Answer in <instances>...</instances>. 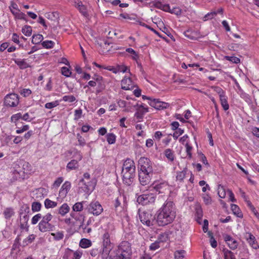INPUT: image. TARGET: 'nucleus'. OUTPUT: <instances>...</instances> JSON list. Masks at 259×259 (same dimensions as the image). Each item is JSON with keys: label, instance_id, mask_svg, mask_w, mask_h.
Here are the masks:
<instances>
[{"label": "nucleus", "instance_id": "f257e3e1", "mask_svg": "<svg viewBox=\"0 0 259 259\" xmlns=\"http://www.w3.org/2000/svg\"><path fill=\"white\" fill-rule=\"evenodd\" d=\"M156 222L159 226L171 224L176 216V209L172 201L167 200L157 212Z\"/></svg>", "mask_w": 259, "mask_h": 259}, {"label": "nucleus", "instance_id": "f03ea898", "mask_svg": "<svg viewBox=\"0 0 259 259\" xmlns=\"http://www.w3.org/2000/svg\"><path fill=\"white\" fill-rule=\"evenodd\" d=\"M132 254L130 243L127 241H123L118 246L116 255L112 259H131Z\"/></svg>", "mask_w": 259, "mask_h": 259}, {"label": "nucleus", "instance_id": "7ed1b4c3", "mask_svg": "<svg viewBox=\"0 0 259 259\" xmlns=\"http://www.w3.org/2000/svg\"><path fill=\"white\" fill-rule=\"evenodd\" d=\"M52 219L53 215L50 213H48L43 216L38 224V230L43 233L52 231L54 228V226L50 223Z\"/></svg>", "mask_w": 259, "mask_h": 259}, {"label": "nucleus", "instance_id": "20e7f679", "mask_svg": "<svg viewBox=\"0 0 259 259\" xmlns=\"http://www.w3.org/2000/svg\"><path fill=\"white\" fill-rule=\"evenodd\" d=\"M24 209L23 210L21 209V211L20 212V228L21 229L28 230V221L29 220L28 213L29 212V207L28 205H25L22 207Z\"/></svg>", "mask_w": 259, "mask_h": 259}, {"label": "nucleus", "instance_id": "39448f33", "mask_svg": "<svg viewBox=\"0 0 259 259\" xmlns=\"http://www.w3.org/2000/svg\"><path fill=\"white\" fill-rule=\"evenodd\" d=\"M139 166L141 172L153 174V167L150 160L146 157H142L139 160Z\"/></svg>", "mask_w": 259, "mask_h": 259}, {"label": "nucleus", "instance_id": "423d86ee", "mask_svg": "<svg viewBox=\"0 0 259 259\" xmlns=\"http://www.w3.org/2000/svg\"><path fill=\"white\" fill-rule=\"evenodd\" d=\"M139 219L142 224L150 227L154 225L155 217L149 211H143L139 213Z\"/></svg>", "mask_w": 259, "mask_h": 259}, {"label": "nucleus", "instance_id": "0eeeda50", "mask_svg": "<svg viewBox=\"0 0 259 259\" xmlns=\"http://www.w3.org/2000/svg\"><path fill=\"white\" fill-rule=\"evenodd\" d=\"M88 212L94 215H99L103 211V208L102 205L98 201H92L85 208Z\"/></svg>", "mask_w": 259, "mask_h": 259}, {"label": "nucleus", "instance_id": "6e6552de", "mask_svg": "<svg viewBox=\"0 0 259 259\" xmlns=\"http://www.w3.org/2000/svg\"><path fill=\"white\" fill-rule=\"evenodd\" d=\"M155 200V196L152 193H146L139 195L137 198V201L139 204L143 205L149 203H152Z\"/></svg>", "mask_w": 259, "mask_h": 259}, {"label": "nucleus", "instance_id": "1a4fd4ad", "mask_svg": "<svg viewBox=\"0 0 259 259\" xmlns=\"http://www.w3.org/2000/svg\"><path fill=\"white\" fill-rule=\"evenodd\" d=\"M142 98L145 99H148L150 100L149 102V105L158 110H161L166 109L169 106V104L167 103L160 101L158 99H154L152 100L150 97H148L145 95L142 96Z\"/></svg>", "mask_w": 259, "mask_h": 259}, {"label": "nucleus", "instance_id": "9d476101", "mask_svg": "<svg viewBox=\"0 0 259 259\" xmlns=\"http://www.w3.org/2000/svg\"><path fill=\"white\" fill-rule=\"evenodd\" d=\"M19 102V97L16 94H10L5 98L4 104L6 106L16 107Z\"/></svg>", "mask_w": 259, "mask_h": 259}, {"label": "nucleus", "instance_id": "9b49d317", "mask_svg": "<svg viewBox=\"0 0 259 259\" xmlns=\"http://www.w3.org/2000/svg\"><path fill=\"white\" fill-rule=\"evenodd\" d=\"M122 180L123 183L127 186H130L135 176V170L124 171L122 170Z\"/></svg>", "mask_w": 259, "mask_h": 259}, {"label": "nucleus", "instance_id": "f8f14e48", "mask_svg": "<svg viewBox=\"0 0 259 259\" xmlns=\"http://www.w3.org/2000/svg\"><path fill=\"white\" fill-rule=\"evenodd\" d=\"M153 174L148 172H139V179L140 184L143 186L148 185L151 181Z\"/></svg>", "mask_w": 259, "mask_h": 259}, {"label": "nucleus", "instance_id": "ddd939ff", "mask_svg": "<svg viewBox=\"0 0 259 259\" xmlns=\"http://www.w3.org/2000/svg\"><path fill=\"white\" fill-rule=\"evenodd\" d=\"M82 255V253L79 251H73V250L67 248L65 254L63 256L64 259H79Z\"/></svg>", "mask_w": 259, "mask_h": 259}, {"label": "nucleus", "instance_id": "4468645a", "mask_svg": "<svg viewBox=\"0 0 259 259\" xmlns=\"http://www.w3.org/2000/svg\"><path fill=\"white\" fill-rule=\"evenodd\" d=\"M134 107L137 110V112L135 114V116L139 120L142 119L144 114L148 112V108H145L142 105L137 104L134 105Z\"/></svg>", "mask_w": 259, "mask_h": 259}, {"label": "nucleus", "instance_id": "2eb2a0df", "mask_svg": "<svg viewBox=\"0 0 259 259\" xmlns=\"http://www.w3.org/2000/svg\"><path fill=\"white\" fill-rule=\"evenodd\" d=\"M122 170L124 171H133L136 170V166L135 165L134 161L129 158H127L125 160L122 166Z\"/></svg>", "mask_w": 259, "mask_h": 259}, {"label": "nucleus", "instance_id": "dca6fc26", "mask_svg": "<svg viewBox=\"0 0 259 259\" xmlns=\"http://www.w3.org/2000/svg\"><path fill=\"white\" fill-rule=\"evenodd\" d=\"M82 159V156L79 155L77 159L71 160L69 163H68L66 168L68 170H75L79 167L78 161L81 160Z\"/></svg>", "mask_w": 259, "mask_h": 259}, {"label": "nucleus", "instance_id": "f3484780", "mask_svg": "<svg viewBox=\"0 0 259 259\" xmlns=\"http://www.w3.org/2000/svg\"><path fill=\"white\" fill-rule=\"evenodd\" d=\"M125 200V197L123 194H119L117 198H116L114 203V206L115 208V210L117 211H121L122 206V203H123Z\"/></svg>", "mask_w": 259, "mask_h": 259}, {"label": "nucleus", "instance_id": "a211bd4d", "mask_svg": "<svg viewBox=\"0 0 259 259\" xmlns=\"http://www.w3.org/2000/svg\"><path fill=\"white\" fill-rule=\"evenodd\" d=\"M224 237L225 241L226 242L230 248L231 249H235L237 248L238 243L236 240L229 235H225L224 236Z\"/></svg>", "mask_w": 259, "mask_h": 259}, {"label": "nucleus", "instance_id": "6ab92c4d", "mask_svg": "<svg viewBox=\"0 0 259 259\" xmlns=\"http://www.w3.org/2000/svg\"><path fill=\"white\" fill-rule=\"evenodd\" d=\"M110 234L109 232H105L103 235V246L104 248L109 249L112 248V245L110 242Z\"/></svg>", "mask_w": 259, "mask_h": 259}, {"label": "nucleus", "instance_id": "aec40b11", "mask_svg": "<svg viewBox=\"0 0 259 259\" xmlns=\"http://www.w3.org/2000/svg\"><path fill=\"white\" fill-rule=\"evenodd\" d=\"M121 88L124 90H130L133 89L134 86L132 81L130 77H124L121 82Z\"/></svg>", "mask_w": 259, "mask_h": 259}, {"label": "nucleus", "instance_id": "412c9836", "mask_svg": "<svg viewBox=\"0 0 259 259\" xmlns=\"http://www.w3.org/2000/svg\"><path fill=\"white\" fill-rule=\"evenodd\" d=\"M245 237L248 243L253 248L257 249L259 247V246L256 242L255 237L250 233H246L245 234Z\"/></svg>", "mask_w": 259, "mask_h": 259}, {"label": "nucleus", "instance_id": "4be33fe9", "mask_svg": "<svg viewBox=\"0 0 259 259\" xmlns=\"http://www.w3.org/2000/svg\"><path fill=\"white\" fill-rule=\"evenodd\" d=\"M14 62L21 69H24L30 67V66L25 61V59H13Z\"/></svg>", "mask_w": 259, "mask_h": 259}, {"label": "nucleus", "instance_id": "5701e85b", "mask_svg": "<svg viewBox=\"0 0 259 259\" xmlns=\"http://www.w3.org/2000/svg\"><path fill=\"white\" fill-rule=\"evenodd\" d=\"M222 252L224 254V259H236L234 253L231 250L226 248H223Z\"/></svg>", "mask_w": 259, "mask_h": 259}, {"label": "nucleus", "instance_id": "b1692460", "mask_svg": "<svg viewBox=\"0 0 259 259\" xmlns=\"http://www.w3.org/2000/svg\"><path fill=\"white\" fill-rule=\"evenodd\" d=\"M71 188V184L69 182H65L61 187V190L59 192L60 194L63 193L66 195Z\"/></svg>", "mask_w": 259, "mask_h": 259}, {"label": "nucleus", "instance_id": "393cba45", "mask_svg": "<svg viewBox=\"0 0 259 259\" xmlns=\"http://www.w3.org/2000/svg\"><path fill=\"white\" fill-rule=\"evenodd\" d=\"M70 210V207L67 203H64L58 209V213L62 216L65 215Z\"/></svg>", "mask_w": 259, "mask_h": 259}, {"label": "nucleus", "instance_id": "a878e982", "mask_svg": "<svg viewBox=\"0 0 259 259\" xmlns=\"http://www.w3.org/2000/svg\"><path fill=\"white\" fill-rule=\"evenodd\" d=\"M10 10L12 14L15 16L16 18L21 20H26V15L24 13L21 12L20 10L14 11L11 8Z\"/></svg>", "mask_w": 259, "mask_h": 259}, {"label": "nucleus", "instance_id": "bb28decb", "mask_svg": "<svg viewBox=\"0 0 259 259\" xmlns=\"http://www.w3.org/2000/svg\"><path fill=\"white\" fill-rule=\"evenodd\" d=\"M75 7L83 16L87 15L86 7L82 4L81 2L78 1L77 3H75Z\"/></svg>", "mask_w": 259, "mask_h": 259}, {"label": "nucleus", "instance_id": "cd10ccee", "mask_svg": "<svg viewBox=\"0 0 259 259\" xmlns=\"http://www.w3.org/2000/svg\"><path fill=\"white\" fill-rule=\"evenodd\" d=\"M231 207L234 214L236 215L239 218H242V213H241L240 208L237 205L232 204H231Z\"/></svg>", "mask_w": 259, "mask_h": 259}, {"label": "nucleus", "instance_id": "c85d7f7f", "mask_svg": "<svg viewBox=\"0 0 259 259\" xmlns=\"http://www.w3.org/2000/svg\"><path fill=\"white\" fill-rule=\"evenodd\" d=\"M92 245V242L90 240L83 238L81 239L79 242V246L81 248H86Z\"/></svg>", "mask_w": 259, "mask_h": 259}, {"label": "nucleus", "instance_id": "c756f323", "mask_svg": "<svg viewBox=\"0 0 259 259\" xmlns=\"http://www.w3.org/2000/svg\"><path fill=\"white\" fill-rule=\"evenodd\" d=\"M14 213V209L11 207L6 208L4 211V214L6 219H10Z\"/></svg>", "mask_w": 259, "mask_h": 259}, {"label": "nucleus", "instance_id": "7c9ffc66", "mask_svg": "<svg viewBox=\"0 0 259 259\" xmlns=\"http://www.w3.org/2000/svg\"><path fill=\"white\" fill-rule=\"evenodd\" d=\"M44 37L41 34H34L32 38V43L33 44H38L42 41Z\"/></svg>", "mask_w": 259, "mask_h": 259}, {"label": "nucleus", "instance_id": "2f4dec72", "mask_svg": "<svg viewBox=\"0 0 259 259\" xmlns=\"http://www.w3.org/2000/svg\"><path fill=\"white\" fill-rule=\"evenodd\" d=\"M44 204L46 208H50L55 207L57 205V203L47 198L45 200Z\"/></svg>", "mask_w": 259, "mask_h": 259}, {"label": "nucleus", "instance_id": "473e14b6", "mask_svg": "<svg viewBox=\"0 0 259 259\" xmlns=\"http://www.w3.org/2000/svg\"><path fill=\"white\" fill-rule=\"evenodd\" d=\"M220 99L223 109L225 110H227L229 108V106L227 102L226 96L225 95L221 96V97H220Z\"/></svg>", "mask_w": 259, "mask_h": 259}, {"label": "nucleus", "instance_id": "72a5a7b5", "mask_svg": "<svg viewBox=\"0 0 259 259\" xmlns=\"http://www.w3.org/2000/svg\"><path fill=\"white\" fill-rule=\"evenodd\" d=\"M35 236L34 234H31L29 235L25 239H24L22 243L21 244L23 246H25L29 244L32 242V241L35 239Z\"/></svg>", "mask_w": 259, "mask_h": 259}, {"label": "nucleus", "instance_id": "f704fd0d", "mask_svg": "<svg viewBox=\"0 0 259 259\" xmlns=\"http://www.w3.org/2000/svg\"><path fill=\"white\" fill-rule=\"evenodd\" d=\"M51 235L54 237V239L56 241L62 240L64 237V232L63 231H58L56 233H52Z\"/></svg>", "mask_w": 259, "mask_h": 259}, {"label": "nucleus", "instance_id": "c9c22d12", "mask_svg": "<svg viewBox=\"0 0 259 259\" xmlns=\"http://www.w3.org/2000/svg\"><path fill=\"white\" fill-rule=\"evenodd\" d=\"M86 201H83L82 202H76L75 203L72 209L74 211H81L83 209V204H84Z\"/></svg>", "mask_w": 259, "mask_h": 259}, {"label": "nucleus", "instance_id": "e433bc0d", "mask_svg": "<svg viewBox=\"0 0 259 259\" xmlns=\"http://www.w3.org/2000/svg\"><path fill=\"white\" fill-rule=\"evenodd\" d=\"M164 154L166 157L170 161H173L174 160V152L170 149H167L164 151Z\"/></svg>", "mask_w": 259, "mask_h": 259}, {"label": "nucleus", "instance_id": "4c0bfd02", "mask_svg": "<svg viewBox=\"0 0 259 259\" xmlns=\"http://www.w3.org/2000/svg\"><path fill=\"white\" fill-rule=\"evenodd\" d=\"M107 141L109 144H113L115 143L116 136L113 133H109L106 135Z\"/></svg>", "mask_w": 259, "mask_h": 259}, {"label": "nucleus", "instance_id": "58836bf2", "mask_svg": "<svg viewBox=\"0 0 259 259\" xmlns=\"http://www.w3.org/2000/svg\"><path fill=\"white\" fill-rule=\"evenodd\" d=\"M22 31L25 35L29 36L32 33V28L30 26L25 25L22 28Z\"/></svg>", "mask_w": 259, "mask_h": 259}, {"label": "nucleus", "instance_id": "ea45409f", "mask_svg": "<svg viewBox=\"0 0 259 259\" xmlns=\"http://www.w3.org/2000/svg\"><path fill=\"white\" fill-rule=\"evenodd\" d=\"M41 207V204L39 202H34L32 203L31 208L33 212L39 211Z\"/></svg>", "mask_w": 259, "mask_h": 259}, {"label": "nucleus", "instance_id": "a19ab883", "mask_svg": "<svg viewBox=\"0 0 259 259\" xmlns=\"http://www.w3.org/2000/svg\"><path fill=\"white\" fill-rule=\"evenodd\" d=\"M54 42L52 40H46L41 43L42 47L46 49L53 48L54 45Z\"/></svg>", "mask_w": 259, "mask_h": 259}, {"label": "nucleus", "instance_id": "79ce46f5", "mask_svg": "<svg viewBox=\"0 0 259 259\" xmlns=\"http://www.w3.org/2000/svg\"><path fill=\"white\" fill-rule=\"evenodd\" d=\"M168 234L167 233H164L158 236L157 240L159 242L162 243L166 242L168 239Z\"/></svg>", "mask_w": 259, "mask_h": 259}, {"label": "nucleus", "instance_id": "37998d69", "mask_svg": "<svg viewBox=\"0 0 259 259\" xmlns=\"http://www.w3.org/2000/svg\"><path fill=\"white\" fill-rule=\"evenodd\" d=\"M22 167L23 169L24 170L23 172L24 173H28L31 171V165L30 164L26 161H23L22 162Z\"/></svg>", "mask_w": 259, "mask_h": 259}, {"label": "nucleus", "instance_id": "c03bdc74", "mask_svg": "<svg viewBox=\"0 0 259 259\" xmlns=\"http://www.w3.org/2000/svg\"><path fill=\"white\" fill-rule=\"evenodd\" d=\"M186 175V170L184 169L181 171H179L177 172V175L176 177L177 180L180 182H182L184 179L185 178Z\"/></svg>", "mask_w": 259, "mask_h": 259}, {"label": "nucleus", "instance_id": "a18cd8bd", "mask_svg": "<svg viewBox=\"0 0 259 259\" xmlns=\"http://www.w3.org/2000/svg\"><path fill=\"white\" fill-rule=\"evenodd\" d=\"M185 251L184 250H177L175 252V257L176 259H183L184 257Z\"/></svg>", "mask_w": 259, "mask_h": 259}, {"label": "nucleus", "instance_id": "49530a36", "mask_svg": "<svg viewBox=\"0 0 259 259\" xmlns=\"http://www.w3.org/2000/svg\"><path fill=\"white\" fill-rule=\"evenodd\" d=\"M42 218V217L40 213H37L35 214L31 219V224L32 225L36 224Z\"/></svg>", "mask_w": 259, "mask_h": 259}, {"label": "nucleus", "instance_id": "de8ad7c7", "mask_svg": "<svg viewBox=\"0 0 259 259\" xmlns=\"http://www.w3.org/2000/svg\"><path fill=\"white\" fill-rule=\"evenodd\" d=\"M111 249H109V248H103V252L101 254V257L102 259H107Z\"/></svg>", "mask_w": 259, "mask_h": 259}, {"label": "nucleus", "instance_id": "09e8293b", "mask_svg": "<svg viewBox=\"0 0 259 259\" xmlns=\"http://www.w3.org/2000/svg\"><path fill=\"white\" fill-rule=\"evenodd\" d=\"M218 195L221 198H224L226 196V192L223 186L219 185L218 187Z\"/></svg>", "mask_w": 259, "mask_h": 259}, {"label": "nucleus", "instance_id": "8fccbe9b", "mask_svg": "<svg viewBox=\"0 0 259 259\" xmlns=\"http://www.w3.org/2000/svg\"><path fill=\"white\" fill-rule=\"evenodd\" d=\"M59 105L58 101H55L52 102L47 103L45 104V107L47 109H52L57 106Z\"/></svg>", "mask_w": 259, "mask_h": 259}, {"label": "nucleus", "instance_id": "3c124183", "mask_svg": "<svg viewBox=\"0 0 259 259\" xmlns=\"http://www.w3.org/2000/svg\"><path fill=\"white\" fill-rule=\"evenodd\" d=\"M226 60L230 61L234 63L238 64L240 62V59L235 56H226Z\"/></svg>", "mask_w": 259, "mask_h": 259}, {"label": "nucleus", "instance_id": "603ef678", "mask_svg": "<svg viewBox=\"0 0 259 259\" xmlns=\"http://www.w3.org/2000/svg\"><path fill=\"white\" fill-rule=\"evenodd\" d=\"M61 72L62 74L66 76L69 77L71 74V72L69 70V69L66 67H63L61 68Z\"/></svg>", "mask_w": 259, "mask_h": 259}, {"label": "nucleus", "instance_id": "864d4df0", "mask_svg": "<svg viewBox=\"0 0 259 259\" xmlns=\"http://www.w3.org/2000/svg\"><path fill=\"white\" fill-rule=\"evenodd\" d=\"M62 100L63 101H65V102H70V103H72V102H73L75 101L76 98L73 95L65 96H64L63 97V99Z\"/></svg>", "mask_w": 259, "mask_h": 259}, {"label": "nucleus", "instance_id": "5fc2aeb1", "mask_svg": "<svg viewBox=\"0 0 259 259\" xmlns=\"http://www.w3.org/2000/svg\"><path fill=\"white\" fill-rule=\"evenodd\" d=\"M160 242L158 240L155 241L154 243H152L150 246V249L151 250H155L160 247Z\"/></svg>", "mask_w": 259, "mask_h": 259}, {"label": "nucleus", "instance_id": "6e6d98bb", "mask_svg": "<svg viewBox=\"0 0 259 259\" xmlns=\"http://www.w3.org/2000/svg\"><path fill=\"white\" fill-rule=\"evenodd\" d=\"M204 203L208 205L211 203L212 200L211 197L208 194H204L202 196Z\"/></svg>", "mask_w": 259, "mask_h": 259}, {"label": "nucleus", "instance_id": "4d7b16f0", "mask_svg": "<svg viewBox=\"0 0 259 259\" xmlns=\"http://www.w3.org/2000/svg\"><path fill=\"white\" fill-rule=\"evenodd\" d=\"M171 13L174 14L177 16L180 15L182 13L181 9L179 7H175L172 8V10L170 9V11Z\"/></svg>", "mask_w": 259, "mask_h": 259}, {"label": "nucleus", "instance_id": "13d9d810", "mask_svg": "<svg viewBox=\"0 0 259 259\" xmlns=\"http://www.w3.org/2000/svg\"><path fill=\"white\" fill-rule=\"evenodd\" d=\"M11 121L16 122L19 119H22V114L20 113L14 114L11 116Z\"/></svg>", "mask_w": 259, "mask_h": 259}, {"label": "nucleus", "instance_id": "bf43d9fd", "mask_svg": "<svg viewBox=\"0 0 259 259\" xmlns=\"http://www.w3.org/2000/svg\"><path fill=\"white\" fill-rule=\"evenodd\" d=\"M184 133V130L181 128H178L177 131L174 133L172 136L175 140L177 139L178 137L182 135Z\"/></svg>", "mask_w": 259, "mask_h": 259}, {"label": "nucleus", "instance_id": "052dcab7", "mask_svg": "<svg viewBox=\"0 0 259 259\" xmlns=\"http://www.w3.org/2000/svg\"><path fill=\"white\" fill-rule=\"evenodd\" d=\"M185 146L186 148V152L187 155L188 156L189 158L191 159L192 158L191 150L192 149V147L189 145L188 143H186Z\"/></svg>", "mask_w": 259, "mask_h": 259}, {"label": "nucleus", "instance_id": "680f3d73", "mask_svg": "<svg viewBox=\"0 0 259 259\" xmlns=\"http://www.w3.org/2000/svg\"><path fill=\"white\" fill-rule=\"evenodd\" d=\"M77 138L78 139V144L80 146H83L85 144L84 139L79 134H77Z\"/></svg>", "mask_w": 259, "mask_h": 259}, {"label": "nucleus", "instance_id": "e2e57ef3", "mask_svg": "<svg viewBox=\"0 0 259 259\" xmlns=\"http://www.w3.org/2000/svg\"><path fill=\"white\" fill-rule=\"evenodd\" d=\"M81 183L84 185V187H83L84 191L88 192L90 191L89 185L87 184V183L84 182L83 179L80 180L79 185H81Z\"/></svg>", "mask_w": 259, "mask_h": 259}, {"label": "nucleus", "instance_id": "0e129e2a", "mask_svg": "<svg viewBox=\"0 0 259 259\" xmlns=\"http://www.w3.org/2000/svg\"><path fill=\"white\" fill-rule=\"evenodd\" d=\"M63 177H59L57 179V180L54 182L53 184V186L55 187H58L60 185V184L63 182Z\"/></svg>", "mask_w": 259, "mask_h": 259}, {"label": "nucleus", "instance_id": "69168bd1", "mask_svg": "<svg viewBox=\"0 0 259 259\" xmlns=\"http://www.w3.org/2000/svg\"><path fill=\"white\" fill-rule=\"evenodd\" d=\"M82 114V110L81 109H78L76 110L75 111V114H74V119L76 120H77L79 119L81 116Z\"/></svg>", "mask_w": 259, "mask_h": 259}, {"label": "nucleus", "instance_id": "338daca9", "mask_svg": "<svg viewBox=\"0 0 259 259\" xmlns=\"http://www.w3.org/2000/svg\"><path fill=\"white\" fill-rule=\"evenodd\" d=\"M31 93V91L29 89H24L21 92V94L24 97L28 96Z\"/></svg>", "mask_w": 259, "mask_h": 259}, {"label": "nucleus", "instance_id": "774afa93", "mask_svg": "<svg viewBox=\"0 0 259 259\" xmlns=\"http://www.w3.org/2000/svg\"><path fill=\"white\" fill-rule=\"evenodd\" d=\"M252 133L254 136L259 138V128L256 127L252 128Z\"/></svg>", "mask_w": 259, "mask_h": 259}]
</instances>
